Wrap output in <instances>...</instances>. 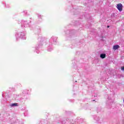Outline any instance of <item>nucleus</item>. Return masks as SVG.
Masks as SVG:
<instances>
[{
    "label": "nucleus",
    "instance_id": "1",
    "mask_svg": "<svg viewBox=\"0 0 124 124\" xmlns=\"http://www.w3.org/2000/svg\"><path fill=\"white\" fill-rule=\"evenodd\" d=\"M117 8L119 10V11H123V5L121 3L118 4Z\"/></svg>",
    "mask_w": 124,
    "mask_h": 124
},
{
    "label": "nucleus",
    "instance_id": "2",
    "mask_svg": "<svg viewBox=\"0 0 124 124\" xmlns=\"http://www.w3.org/2000/svg\"><path fill=\"white\" fill-rule=\"evenodd\" d=\"M119 48H120V46L119 45H115L113 46V49L114 50H117Z\"/></svg>",
    "mask_w": 124,
    "mask_h": 124
},
{
    "label": "nucleus",
    "instance_id": "3",
    "mask_svg": "<svg viewBox=\"0 0 124 124\" xmlns=\"http://www.w3.org/2000/svg\"><path fill=\"white\" fill-rule=\"evenodd\" d=\"M106 57V54H101L100 55V58L101 59H105Z\"/></svg>",
    "mask_w": 124,
    "mask_h": 124
},
{
    "label": "nucleus",
    "instance_id": "4",
    "mask_svg": "<svg viewBox=\"0 0 124 124\" xmlns=\"http://www.w3.org/2000/svg\"><path fill=\"white\" fill-rule=\"evenodd\" d=\"M11 107H13V106H18V103H13L11 105Z\"/></svg>",
    "mask_w": 124,
    "mask_h": 124
},
{
    "label": "nucleus",
    "instance_id": "5",
    "mask_svg": "<svg viewBox=\"0 0 124 124\" xmlns=\"http://www.w3.org/2000/svg\"><path fill=\"white\" fill-rule=\"evenodd\" d=\"M121 70H122V71H124V66L121 67Z\"/></svg>",
    "mask_w": 124,
    "mask_h": 124
},
{
    "label": "nucleus",
    "instance_id": "6",
    "mask_svg": "<svg viewBox=\"0 0 124 124\" xmlns=\"http://www.w3.org/2000/svg\"><path fill=\"white\" fill-rule=\"evenodd\" d=\"M110 26H108V27H107V28H109Z\"/></svg>",
    "mask_w": 124,
    "mask_h": 124
}]
</instances>
